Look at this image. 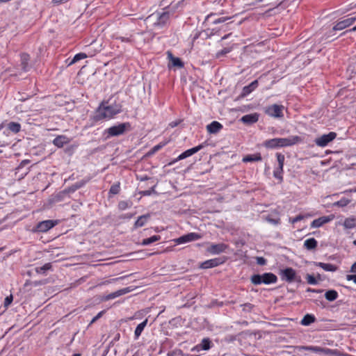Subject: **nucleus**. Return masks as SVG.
Masks as SVG:
<instances>
[{
    "instance_id": "nucleus-1",
    "label": "nucleus",
    "mask_w": 356,
    "mask_h": 356,
    "mask_svg": "<svg viewBox=\"0 0 356 356\" xmlns=\"http://www.w3.org/2000/svg\"><path fill=\"white\" fill-rule=\"evenodd\" d=\"M122 105L114 102L109 104L108 102H102L96 110L95 120L97 121L102 120H111L117 114L121 113Z\"/></svg>"
},
{
    "instance_id": "nucleus-2",
    "label": "nucleus",
    "mask_w": 356,
    "mask_h": 356,
    "mask_svg": "<svg viewBox=\"0 0 356 356\" xmlns=\"http://www.w3.org/2000/svg\"><path fill=\"white\" fill-rule=\"evenodd\" d=\"M251 282L255 285L261 284H270L277 282V276L272 273H265L262 275H253L251 278Z\"/></svg>"
},
{
    "instance_id": "nucleus-3",
    "label": "nucleus",
    "mask_w": 356,
    "mask_h": 356,
    "mask_svg": "<svg viewBox=\"0 0 356 356\" xmlns=\"http://www.w3.org/2000/svg\"><path fill=\"white\" fill-rule=\"evenodd\" d=\"M169 19L170 13L168 11H163L161 13L158 12L149 15L146 18L145 21L147 23H149L156 20L153 22L154 26L162 27L168 22Z\"/></svg>"
},
{
    "instance_id": "nucleus-4",
    "label": "nucleus",
    "mask_w": 356,
    "mask_h": 356,
    "mask_svg": "<svg viewBox=\"0 0 356 356\" xmlns=\"http://www.w3.org/2000/svg\"><path fill=\"white\" fill-rule=\"evenodd\" d=\"M129 122L120 123L117 125L111 127L105 130V133L108 134L107 138L118 136L122 135L127 129H130Z\"/></svg>"
},
{
    "instance_id": "nucleus-5",
    "label": "nucleus",
    "mask_w": 356,
    "mask_h": 356,
    "mask_svg": "<svg viewBox=\"0 0 356 356\" xmlns=\"http://www.w3.org/2000/svg\"><path fill=\"white\" fill-rule=\"evenodd\" d=\"M298 348L300 351L308 350V351L312 352L314 353L325 354V355H332L335 353V350L330 349V348H321L319 346H299Z\"/></svg>"
},
{
    "instance_id": "nucleus-6",
    "label": "nucleus",
    "mask_w": 356,
    "mask_h": 356,
    "mask_svg": "<svg viewBox=\"0 0 356 356\" xmlns=\"http://www.w3.org/2000/svg\"><path fill=\"white\" fill-rule=\"evenodd\" d=\"M284 108L282 105L272 104L265 108V113L272 118H281L284 116Z\"/></svg>"
},
{
    "instance_id": "nucleus-7",
    "label": "nucleus",
    "mask_w": 356,
    "mask_h": 356,
    "mask_svg": "<svg viewBox=\"0 0 356 356\" xmlns=\"http://www.w3.org/2000/svg\"><path fill=\"white\" fill-rule=\"evenodd\" d=\"M337 137L335 132H330L327 134H323L314 140L315 144L321 147H326L330 142L334 140Z\"/></svg>"
},
{
    "instance_id": "nucleus-8",
    "label": "nucleus",
    "mask_w": 356,
    "mask_h": 356,
    "mask_svg": "<svg viewBox=\"0 0 356 356\" xmlns=\"http://www.w3.org/2000/svg\"><path fill=\"white\" fill-rule=\"evenodd\" d=\"M302 142L298 136H291L288 138H277L278 147L291 146Z\"/></svg>"
},
{
    "instance_id": "nucleus-9",
    "label": "nucleus",
    "mask_w": 356,
    "mask_h": 356,
    "mask_svg": "<svg viewBox=\"0 0 356 356\" xmlns=\"http://www.w3.org/2000/svg\"><path fill=\"white\" fill-rule=\"evenodd\" d=\"M201 238L202 236L200 234L195 232H191L175 239V242L176 244H183L197 241Z\"/></svg>"
},
{
    "instance_id": "nucleus-10",
    "label": "nucleus",
    "mask_w": 356,
    "mask_h": 356,
    "mask_svg": "<svg viewBox=\"0 0 356 356\" xmlns=\"http://www.w3.org/2000/svg\"><path fill=\"white\" fill-rule=\"evenodd\" d=\"M281 279L287 282H292L296 280V273L292 268H286L280 272Z\"/></svg>"
},
{
    "instance_id": "nucleus-11",
    "label": "nucleus",
    "mask_w": 356,
    "mask_h": 356,
    "mask_svg": "<svg viewBox=\"0 0 356 356\" xmlns=\"http://www.w3.org/2000/svg\"><path fill=\"white\" fill-rule=\"evenodd\" d=\"M204 147V144H200L196 147H194L191 149H188L187 150H186L185 152H184L183 153H181V154H179L177 158H176L172 162V163H175L179 161H181V160H183L184 159H186L191 156H192L193 154L197 153V152H199L200 150H201L203 147Z\"/></svg>"
},
{
    "instance_id": "nucleus-12",
    "label": "nucleus",
    "mask_w": 356,
    "mask_h": 356,
    "mask_svg": "<svg viewBox=\"0 0 356 356\" xmlns=\"http://www.w3.org/2000/svg\"><path fill=\"white\" fill-rule=\"evenodd\" d=\"M58 224L57 220H47L40 222L36 227L38 232H45L56 226Z\"/></svg>"
},
{
    "instance_id": "nucleus-13",
    "label": "nucleus",
    "mask_w": 356,
    "mask_h": 356,
    "mask_svg": "<svg viewBox=\"0 0 356 356\" xmlns=\"http://www.w3.org/2000/svg\"><path fill=\"white\" fill-rule=\"evenodd\" d=\"M228 245L223 243H218V244H211L209 247L207 248V251L211 254H219L222 252H225L227 249Z\"/></svg>"
},
{
    "instance_id": "nucleus-14",
    "label": "nucleus",
    "mask_w": 356,
    "mask_h": 356,
    "mask_svg": "<svg viewBox=\"0 0 356 356\" xmlns=\"http://www.w3.org/2000/svg\"><path fill=\"white\" fill-rule=\"evenodd\" d=\"M356 21V17H348L337 22L333 27L334 31H341L351 26Z\"/></svg>"
},
{
    "instance_id": "nucleus-15",
    "label": "nucleus",
    "mask_w": 356,
    "mask_h": 356,
    "mask_svg": "<svg viewBox=\"0 0 356 356\" xmlns=\"http://www.w3.org/2000/svg\"><path fill=\"white\" fill-rule=\"evenodd\" d=\"M223 262L224 261L220 258L211 259L202 262L200 265V268L203 269L213 268L222 264Z\"/></svg>"
},
{
    "instance_id": "nucleus-16",
    "label": "nucleus",
    "mask_w": 356,
    "mask_h": 356,
    "mask_svg": "<svg viewBox=\"0 0 356 356\" xmlns=\"http://www.w3.org/2000/svg\"><path fill=\"white\" fill-rule=\"evenodd\" d=\"M333 216H322L317 219L314 220L311 223V227L313 228L320 227L325 223L330 222L333 220Z\"/></svg>"
},
{
    "instance_id": "nucleus-17",
    "label": "nucleus",
    "mask_w": 356,
    "mask_h": 356,
    "mask_svg": "<svg viewBox=\"0 0 356 356\" xmlns=\"http://www.w3.org/2000/svg\"><path fill=\"white\" fill-rule=\"evenodd\" d=\"M259 116L257 113L245 115L241 118V121L245 124H252L259 120Z\"/></svg>"
},
{
    "instance_id": "nucleus-18",
    "label": "nucleus",
    "mask_w": 356,
    "mask_h": 356,
    "mask_svg": "<svg viewBox=\"0 0 356 356\" xmlns=\"http://www.w3.org/2000/svg\"><path fill=\"white\" fill-rule=\"evenodd\" d=\"M70 142V139L66 136L60 135L58 136L53 140V144L58 148L63 147L65 145L68 144Z\"/></svg>"
},
{
    "instance_id": "nucleus-19",
    "label": "nucleus",
    "mask_w": 356,
    "mask_h": 356,
    "mask_svg": "<svg viewBox=\"0 0 356 356\" xmlns=\"http://www.w3.org/2000/svg\"><path fill=\"white\" fill-rule=\"evenodd\" d=\"M129 291H130L129 290L128 288L122 289L118 290L115 292H113V293H111L106 295V296H104V300H112V299L118 298L120 296L126 294Z\"/></svg>"
},
{
    "instance_id": "nucleus-20",
    "label": "nucleus",
    "mask_w": 356,
    "mask_h": 356,
    "mask_svg": "<svg viewBox=\"0 0 356 356\" xmlns=\"http://www.w3.org/2000/svg\"><path fill=\"white\" fill-rule=\"evenodd\" d=\"M222 128V125L217 122L213 121L207 126V130L209 134H216Z\"/></svg>"
},
{
    "instance_id": "nucleus-21",
    "label": "nucleus",
    "mask_w": 356,
    "mask_h": 356,
    "mask_svg": "<svg viewBox=\"0 0 356 356\" xmlns=\"http://www.w3.org/2000/svg\"><path fill=\"white\" fill-rule=\"evenodd\" d=\"M168 58L170 60L172 66L181 68L184 67V63L181 62L180 58L175 57L170 51L167 52Z\"/></svg>"
},
{
    "instance_id": "nucleus-22",
    "label": "nucleus",
    "mask_w": 356,
    "mask_h": 356,
    "mask_svg": "<svg viewBox=\"0 0 356 356\" xmlns=\"http://www.w3.org/2000/svg\"><path fill=\"white\" fill-rule=\"evenodd\" d=\"M149 218H150L149 214H145V215L139 216L137 220L134 223V228L137 229L138 227H143L144 225H145L146 223L147 222L148 220L149 219Z\"/></svg>"
},
{
    "instance_id": "nucleus-23",
    "label": "nucleus",
    "mask_w": 356,
    "mask_h": 356,
    "mask_svg": "<svg viewBox=\"0 0 356 356\" xmlns=\"http://www.w3.org/2000/svg\"><path fill=\"white\" fill-rule=\"evenodd\" d=\"M258 86V81L254 80L252 83H250L249 85L243 87V95L244 96H246L251 93L252 91H254Z\"/></svg>"
},
{
    "instance_id": "nucleus-24",
    "label": "nucleus",
    "mask_w": 356,
    "mask_h": 356,
    "mask_svg": "<svg viewBox=\"0 0 356 356\" xmlns=\"http://www.w3.org/2000/svg\"><path fill=\"white\" fill-rule=\"evenodd\" d=\"M318 242L314 238H309L304 241V248L308 250H313L317 247Z\"/></svg>"
},
{
    "instance_id": "nucleus-25",
    "label": "nucleus",
    "mask_w": 356,
    "mask_h": 356,
    "mask_svg": "<svg viewBox=\"0 0 356 356\" xmlns=\"http://www.w3.org/2000/svg\"><path fill=\"white\" fill-rule=\"evenodd\" d=\"M315 265L316 266L322 268L324 270L328 272H334L337 269V268L334 265L328 263L315 262Z\"/></svg>"
},
{
    "instance_id": "nucleus-26",
    "label": "nucleus",
    "mask_w": 356,
    "mask_h": 356,
    "mask_svg": "<svg viewBox=\"0 0 356 356\" xmlns=\"http://www.w3.org/2000/svg\"><path fill=\"white\" fill-rule=\"evenodd\" d=\"M343 225L345 229H353L356 227V217L351 216L345 219Z\"/></svg>"
},
{
    "instance_id": "nucleus-27",
    "label": "nucleus",
    "mask_w": 356,
    "mask_h": 356,
    "mask_svg": "<svg viewBox=\"0 0 356 356\" xmlns=\"http://www.w3.org/2000/svg\"><path fill=\"white\" fill-rule=\"evenodd\" d=\"M147 319H145L142 323L138 324L134 331V337L135 339H138L139 337L141 335V333L143 332L144 328L147 324Z\"/></svg>"
},
{
    "instance_id": "nucleus-28",
    "label": "nucleus",
    "mask_w": 356,
    "mask_h": 356,
    "mask_svg": "<svg viewBox=\"0 0 356 356\" xmlns=\"http://www.w3.org/2000/svg\"><path fill=\"white\" fill-rule=\"evenodd\" d=\"M315 321L316 318L314 315L307 314L304 316V317L301 320L300 323L304 326H308L312 323H314Z\"/></svg>"
},
{
    "instance_id": "nucleus-29",
    "label": "nucleus",
    "mask_w": 356,
    "mask_h": 356,
    "mask_svg": "<svg viewBox=\"0 0 356 356\" xmlns=\"http://www.w3.org/2000/svg\"><path fill=\"white\" fill-rule=\"evenodd\" d=\"M262 158L260 155V154H250L247 155L246 156L243 157L242 161L244 163L248 162H253V161H261Z\"/></svg>"
},
{
    "instance_id": "nucleus-30",
    "label": "nucleus",
    "mask_w": 356,
    "mask_h": 356,
    "mask_svg": "<svg viewBox=\"0 0 356 356\" xmlns=\"http://www.w3.org/2000/svg\"><path fill=\"white\" fill-rule=\"evenodd\" d=\"M325 298L328 301H334L338 298V293L335 290H329L325 292Z\"/></svg>"
},
{
    "instance_id": "nucleus-31",
    "label": "nucleus",
    "mask_w": 356,
    "mask_h": 356,
    "mask_svg": "<svg viewBox=\"0 0 356 356\" xmlns=\"http://www.w3.org/2000/svg\"><path fill=\"white\" fill-rule=\"evenodd\" d=\"M211 341L209 338H204L199 343L202 350H208L211 348Z\"/></svg>"
},
{
    "instance_id": "nucleus-32",
    "label": "nucleus",
    "mask_w": 356,
    "mask_h": 356,
    "mask_svg": "<svg viewBox=\"0 0 356 356\" xmlns=\"http://www.w3.org/2000/svg\"><path fill=\"white\" fill-rule=\"evenodd\" d=\"M264 145L267 148H277V138L267 140L264 143Z\"/></svg>"
},
{
    "instance_id": "nucleus-33",
    "label": "nucleus",
    "mask_w": 356,
    "mask_h": 356,
    "mask_svg": "<svg viewBox=\"0 0 356 356\" xmlns=\"http://www.w3.org/2000/svg\"><path fill=\"white\" fill-rule=\"evenodd\" d=\"M282 173H283V167L282 166L277 165V167H276L273 170V176L276 179H279L280 182L282 181V180H283Z\"/></svg>"
},
{
    "instance_id": "nucleus-34",
    "label": "nucleus",
    "mask_w": 356,
    "mask_h": 356,
    "mask_svg": "<svg viewBox=\"0 0 356 356\" xmlns=\"http://www.w3.org/2000/svg\"><path fill=\"white\" fill-rule=\"evenodd\" d=\"M160 238L161 237L159 236L154 235L149 238L143 239L141 244L143 245H150L151 243L158 241Z\"/></svg>"
},
{
    "instance_id": "nucleus-35",
    "label": "nucleus",
    "mask_w": 356,
    "mask_h": 356,
    "mask_svg": "<svg viewBox=\"0 0 356 356\" xmlns=\"http://www.w3.org/2000/svg\"><path fill=\"white\" fill-rule=\"evenodd\" d=\"M170 142V140H165L163 142H161L160 143H159L158 145L154 146L152 149L149 151V154H153L154 153H156L157 151H159V149H161L162 147H163L164 146H165L168 143Z\"/></svg>"
},
{
    "instance_id": "nucleus-36",
    "label": "nucleus",
    "mask_w": 356,
    "mask_h": 356,
    "mask_svg": "<svg viewBox=\"0 0 356 356\" xmlns=\"http://www.w3.org/2000/svg\"><path fill=\"white\" fill-rule=\"evenodd\" d=\"M8 128L12 132L17 134L20 131L21 125L17 122H11L8 124Z\"/></svg>"
},
{
    "instance_id": "nucleus-37",
    "label": "nucleus",
    "mask_w": 356,
    "mask_h": 356,
    "mask_svg": "<svg viewBox=\"0 0 356 356\" xmlns=\"http://www.w3.org/2000/svg\"><path fill=\"white\" fill-rule=\"evenodd\" d=\"M87 57H88V55L86 54L79 53L74 56L72 60L69 63V65H71L79 61L80 60L86 58Z\"/></svg>"
},
{
    "instance_id": "nucleus-38",
    "label": "nucleus",
    "mask_w": 356,
    "mask_h": 356,
    "mask_svg": "<svg viewBox=\"0 0 356 356\" xmlns=\"http://www.w3.org/2000/svg\"><path fill=\"white\" fill-rule=\"evenodd\" d=\"M51 268V265L50 263H47L44 264L42 266L36 267L35 272L39 274H44L47 270H49Z\"/></svg>"
},
{
    "instance_id": "nucleus-39",
    "label": "nucleus",
    "mask_w": 356,
    "mask_h": 356,
    "mask_svg": "<svg viewBox=\"0 0 356 356\" xmlns=\"http://www.w3.org/2000/svg\"><path fill=\"white\" fill-rule=\"evenodd\" d=\"M350 202V200L343 197L337 202L333 203V206H337L339 207H344L347 206Z\"/></svg>"
},
{
    "instance_id": "nucleus-40",
    "label": "nucleus",
    "mask_w": 356,
    "mask_h": 356,
    "mask_svg": "<svg viewBox=\"0 0 356 356\" xmlns=\"http://www.w3.org/2000/svg\"><path fill=\"white\" fill-rule=\"evenodd\" d=\"M131 207V202L129 201H120L118 203V209L121 211H124Z\"/></svg>"
},
{
    "instance_id": "nucleus-41",
    "label": "nucleus",
    "mask_w": 356,
    "mask_h": 356,
    "mask_svg": "<svg viewBox=\"0 0 356 356\" xmlns=\"http://www.w3.org/2000/svg\"><path fill=\"white\" fill-rule=\"evenodd\" d=\"M28 60H29V56L27 54H23L22 56V69L25 72L28 71V63H27Z\"/></svg>"
},
{
    "instance_id": "nucleus-42",
    "label": "nucleus",
    "mask_w": 356,
    "mask_h": 356,
    "mask_svg": "<svg viewBox=\"0 0 356 356\" xmlns=\"http://www.w3.org/2000/svg\"><path fill=\"white\" fill-rule=\"evenodd\" d=\"M306 280L307 283L312 285H316L318 283L316 279L313 275L309 274L307 275Z\"/></svg>"
},
{
    "instance_id": "nucleus-43",
    "label": "nucleus",
    "mask_w": 356,
    "mask_h": 356,
    "mask_svg": "<svg viewBox=\"0 0 356 356\" xmlns=\"http://www.w3.org/2000/svg\"><path fill=\"white\" fill-rule=\"evenodd\" d=\"M277 156V162H278V165L280 166H284V156L283 154H282L281 153H277L276 154Z\"/></svg>"
},
{
    "instance_id": "nucleus-44",
    "label": "nucleus",
    "mask_w": 356,
    "mask_h": 356,
    "mask_svg": "<svg viewBox=\"0 0 356 356\" xmlns=\"http://www.w3.org/2000/svg\"><path fill=\"white\" fill-rule=\"evenodd\" d=\"M305 218V216L304 215H298L293 218H289V222L292 224H295V223L303 220Z\"/></svg>"
},
{
    "instance_id": "nucleus-45",
    "label": "nucleus",
    "mask_w": 356,
    "mask_h": 356,
    "mask_svg": "<svg viewBox=\"0 0 356 356\" xmlns=\"http://www.w3.org/2000/svg\"><path fill=\"white\" fill-rule=\"evenodd\" d=\"M110 193L112 194H118L120 192V185L119 184H115L113 185L110 188Z\"/></svg>"
},
{
    "instance_id": "nucleus-46",
    "label": "nucleus",
    "mask_w": 356,
    "mask_h": 356,
    "mask_svg": "<svg viewBox=\"0 0 356 356\" xmlns=\"http://www.w3.org/2000/svg\"><path fill=\"white\" fill-rule=\"evenodd\" d=\"M13 298L12 295L7 296L4 300V306L6 307H8L11 302H13Z\"/></svg>"
},
{
    "instance_id": "nucleus-47",
    "label": "nucleus",
    "mask_w": 356,
    "mask_h": 356,
    "mask_svg": "<svg viewBox=\"0 0 356 356\" xmlns=\"http://www.w3.org/2000/svg\"><path fill=\"white\" fill-rule=\"evenodd\" d=\"M257 263L259 265L263 266L266 264V259H264V257H257Z\"/></svg>"
},
{
    "instance_id": "nucleus-48",
    "label": "nucleus",
    "mask_w": 356,
    "mask_h": 356,
    "mask_svg": "<svg viewBox=\"0 0 356 356\" xmlns=\"http://www.w3.org/2000/svg\"><path fill=\"white\" fill-rule=\"evenodd\" d=\"M103 314H104V311L99 312L95 317L92 318L90 324L94 323L96 321H97L102 316Z\"/></svg>"
},
{
    "instance_id": "nucleus-49",
    "label": "nucleus",
    "mask_w": 356,
    "mask_h": 356,
    "mask_svg": "<svg viewBox=\"0 0 356 356\" xmlns=\"http://www.w3.org/2000/svg\"><path fill=\"white\" fill-rule=\"evenodd\" d=\"M230 51V49L228 48H225L222 50L218 51L217 53V56L219 57L220 56L225 55Z\"/></svg>"
},
{
    "instance_id": "nucleus-50",
    "label": "nucleus",
    "mask_w": 356,
    "mask_h": 356,
    "mask_svg": "<svg viewBox=\"0 0 356 356\" xmlns=\"http://www.w3.org/2000/svg\"><path fill=\"white\" fill-rule=\"evenodd\" d=\"M85 184L84 181L76 182L73 185V190H76L82 187Z\"/></svg>"
},
{
    "instance_id": "nucleus-51",
    "label": "nucleus",
    "mask_w": 356,
    "mask_h": 356,
    "mask_svg": "<svg viewBox=\"0 0 356 356\" xmlns=\"http://www.w3.org/2000/svg\"><path fill=\"white\" fill-rule=\"evenodd\" d=\"M228 19H229L228 17H220V18H218V19H216V20L213 22V23H214V24H216L222 23V22H225L226 20H227Z\"/></svg>"
},
{
    "instance_id": "nucleus-52",
    "label": "nucleus",
    "mask_w": 356,
    "mask_h": 356,
    "mask_svg": "<svg viewBox=\"0 0 356 356\" xmlns=\"http://www.w3.org/2000/svg\"><path fill=\"white\" fill-rule=\"evenodd\" d=\"M346 279L348 280H352L356 284V275H348Z\"/></svg>"
},
{
    "instance_id": "nucleus-53",
    "label": "nucleus",
    "mask_w": 356,
    "mask_h": 356,
    "mask_svg": "<svg viewBox=\"0 0 356 356\" xmlns=\"http://www.w3.org/2000/svg\"><path fill=\"white\" fill-rule=\"evenodd\" d=\"M244 310H250L252 308V305L250 303H246L242 305Z\"/></svg>"
},
{
    "instance_id": "nucleus-54",
    "label": "nucleus",
    "mask_w": 356,
    "mask_h": 356,
    "mask_svg": "<svg viewBox=\"0 0 356 356\" xmlns=\"http://www.w3.org/2000/svg\"><path fill=\"white\" fill-rule=\"evenodd\" d=\"M200 350H202V349L200 348V346L199 344L196 345L191 349L192 352H200Z\"/></svg>"
},
{
    "instance_id": "nucleus-55",
    "label": "nucleus",
    "mask_w": 356,
    "mask_h": 356,
    "mask_svg": "<svg viewBox=\"0 0 356 356\" xmlns=\"http://www.w3.org/2000/svg\"><path fill=\"white\" fill-rule=\"evenodd\" d=\"M179 122H172L169 124V126L171 128H174V127H177L179 124Z\"/></svg>"
},
{
    "instance_id": "nucleus-56",
    "label": "nucleus",
    "mask_w": 356,
    "mask_h": 356,
    "mask_svg": "<svg viewBox=\"0 0 356 356\" xmlns=\"http://www.w3.org/2000/svg\"><path fill=\"white\" fill-rule=\"evenodd\" d=\"M267 220H268L269 222H270V223H272V224H274V225H277V224H278V220H275V219L268 218V219H267Z\"/></svg>"
},
{
    "instance_id": "nucleus-57",
    "label": "nucleus",
    "mask_w": 356,
    "mask_h": 356,
    "mask_svg": "<svg viewBox=\"0 0 356 356\" xmlns=\"http://www.w3.org/2000/svg\"><path fill=\"white\" fill-rule=\"evenodd\" d=\"M350 271L353 273H356V261L352 265Z\"/></svg>"
},
{
    "instance_id": "nucleus-58",
    "label": "nucleus",
    "mask_w": 356,
    "mask_h": 356,
    "mask_svg": "<svg viewBox=\"0 0 356 356\" xmlns=\"http://www.w3.org/2000/svg\"><path fill=\"white\" fill-rule=\"evenodd\" d=\"M353 31H356V25L353 28L343 32L342 34L344 35L347 32H353Z\"/></svg>"
},
{
    "instance_id": "nucleus-59",
    "label": "nucleus",
    "mask_w": 356,
    "mask_h": 356,
    "mask_svg": "<svg viewBox=\"0 0 356 356\" xmlns=\"http://www.w3.org/2000/svg\"><path fill=\"white\" fill-rule=\"evenodd\" d=\"M132 216H133V214L127 213V214H124L122 218H132Z\"/></svg>"
},
{
    "instance_id": "nucleus-60",
    "label": "nucleus",
    "mask_w": 356,
    "mask_h": 356,
    "mask_svg": "<svg viewBox=\"0 0 356 356\" xmlns=\"http://www.w3.org/2000/svg\"><path fill=\"white\" fill-rule=\"evenodd\" d=\"M143 195H149L151 194L150 191H145L141 193Z\"/></svg>"
},
{
    "instance_id": "nucleus-61",
    "label": "nucleus",
    "mask_w": 356,
    "mask_h": 356,
    "mask_svg": "<svg viewBox=\"0 0 356 356\" xmlns=\"http://www.w3.org/2000/svg\"><path fill=\"white\" fill-rule=\"evenodd\" d=\"M119 39L121 40L122 42H129V39L127 38L120 37Z\"/></svg>"
},
{
    "instance_id": "nucleus-62",
    "label": "nucleus",
    "mask_w": 356,
    "mask_h": 356,
    "mask_svg": "<svg viewBox=\"0 0 356 356\" xmlns=\"http://www.w3.org/2000/svg\"><path fill=\"white\" fill-rule=\"evenodd\" d=\"M229 35H230V34H227V35H224V36L222 38V40H224L227 39Z\"/></svg>"
},
{
    "instance_id": "nucleus-63",
    "label": "nucleus",
    "mask_w": 356,
    "mask_h": 356,
    "mask_svg": "<svg viewBox=\"0 0 356 356\" xmlns=\"http://www.w3.org/2000/svg\"><path fill=\"white\" fill-rule=\"evenodd\" d=\"M308 291H312V292H318V291L316 290V289H308L307 290Z\"/></svg>"
},
{
    "instance_id": "nucleus-64",
    "label": "nucleus",
    "mask_w": 356,
    "mask_h": 356,
    "mask_svg": "<svg viewBox=\"0 0 356 356\" xmlns=\"http://www.w3.org/2000/svg\"><path fill=\"white\" fill-rule=\"evenodd\" d=\"M72 356H80V354H74Z\"/></svg>"
}]
</instances>
